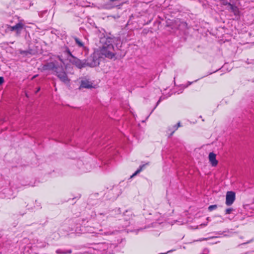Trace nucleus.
I'll return each instance as SVG.
<instances>
[{"label":"nucleus","mask_w":254,"mask_h":254,"mask_svg":"<svg viewBox=\"0 0 254 254\" xmlns=\"http://www.w3.org/2000/svg\"><path fill=\"white\" fill-rule=\"evenodd\" d=\"M117 245L114 244L107 243H98L94 245L90 248L88 252L84 254H114V250Z\"/></svg>","instance_id":"f257e3e1"},{"label":"nucleus","mask_w":254,"mask_h":254,"mask_svg":"<svg viewBox=\"0 0 254 254\" xmlns=\"http://www.w3.org/2000/svg\"><path fill=\"white\" fill-rule=\"evenodd\" d=\"M114 51V46L112 44H107L106 43L101 48L100 54L106 58L112 59L115 55Z\"/></svg>","instance_id":"f03ea898"},{"label":"nucleus","mask_w":254,"mask_h":254,"mask_svg":"<svg viewBox=\"0 0 254 254\" xmlns=\"http://www.w3.org/2000/svg\"><path fill=\"white\" fill-rule=\"evenodd\" d=\"M99 228L91 226H81L78 229V227H77L75 229V231L77 233H91V234H98Z\"/></svg>","instance_id":"7ed1b4c3"},{"label":"nucleus","mask_w":254,"mask_h":254,"mask_svg":"<svg viewBox=\"0 0 254 254\" xmlns=\"http://www.w3.org/2000/svg\"><path fill=\"white\" fill-rule=\"evenodd\" d=\"M68 60L70 64L79 69H81L89 65V64L86 63V60L81 61L75 56L70 59L68 58Z\"/></svg>","instance_id":"20e7f679"},{"label":"nucleus","mask_w":254,"mask_h":254,"mask_svg":"<svg viewBox=\"0 0 254 254\" xmlns=\"http://www.w3.org/2000/svg\"><path fill=\"white\" fill-rule=\"evenodd\" d=\"M56 75L64 83H68L69 82L66 72L64 71L62 65H60V68L58 70H56Z\"/></svg>","instance_id":"39448f33"},{"label":"nucleus","mask_w":254,"mask_h":254,"mask_svg":"<svg viewBox=\"0 0 254 254\" xmlns=\"http://www.w3.org/2000/svg\"><path fill=\"white\" fill-rule=\"evenodd\" d=\"M101 228H99V231H98V234L102 235H114L115 234V233L117 232L116 230H114L113 227L109 226V227H106V226H101Z\"/></svg>","instance_id":"423d86ee"},{"label":"nucleus","mask_w":254,"mask_h":254,"mask_svg":"<svg viewBox=\"0 0 254 254\" xmlns=\"http://www.w3.org/2000/svg\"><path fill=\"white\" fill-rule=\"evenodd\" d=\"M60 65L58 64L57 62L48 63L42 66L43 70H54L59 69Z\"/></svg>","instance_id":"0eeeda50"},{"label":"nucleus","mask_w":254,"mask_h":254,"mask_svg":"<svg viewBox=\"0 0 254 254\" xmlns=\"http://www.w3.org/2000/svg\"><path fill=\"white\" fill-rule=\"evenodd\" d=\"M235 200V193L232 191H228L226 193L225 203L227 206L231 205Z\"/></svg>","instance_id":"6e6552de"},{"label":"nucleus","mask_w":254,"mask_h":254,"mask_svg":"<svg viewBox=\"0 0 254 254\" xmlns=\"http://www.w3.org/2000/svg\"><path fill=\"white\" fill-rule=\"evenodd\" d=\"M93 87V83L89 80L85 79L81 81L80 88L89 89Z\"/></svg>","instance_id":"1a4fd4ad"},{"label":"nucleus","mask_w":254,"mask_h":254,"mask_svg":"<svg viewBox=\"0 0 254 254\" xmlns=\"http://www.w3.org/2000/svg\"><path fill=\"white\" fill-rule=\"evenodd\" d=\"M208 158L211 165L213 167L216 166L218 164V161L216 159V154L213 152H210L209 154Z\"/></svg>","instance_id":"9d476101"},{"label":"nucleus","mask_w":254,"mask_h":254,"mask_svg":"<svg viewBox=\"0 0 254 254\" xmlns=\"http://www.w3.org/2000/svg\"><path fill=\"white\" fill-rule=\"evenodd\" d=\"M24 27V24L21 22H19L14 25L15 31L17 35H19L22 29Z\"/></svg>","instance_id":"9b49d317"},{"label":"nucleus","mask_w":254,"mask_h":254,"mask_svg":"<svg viewBox=\"0 0 254 254\" xmlns=\"http://www.w3.org/2000/svg\"><path fill=\"white\" fill-rule=\"evenodd\" d=\"M56 253L57 254H69L72 253V250L71 249H69V250L58 249L56 250Z\"/></svg>","instance_id":"f8f14e48"},{"label":"nucleus","mask_w":254,"mask_h":254,"mask_svg":"<svg viewBox=\"0 0 254 254\" xmlns=\"http://www.w3.org/2000/svg\"><path fill=\"white\" fill-rule=\"evenodd\" d=\"M180 126V123L179 122L177 125L173 126L172 128H169L168 130L170 131V136L172 135L174 132L178 129Z\"/></svg>","instance_id":"ddd939ff"},{"label":"nucleus","mask_w":254,"mask_h":254,"mask_svg":"<svg viewBox=\"0 0 254 254\" xmlns=\"http://www.w3.org/2000/svg\"><path fill=\"white\" fill-rule=\"evenodd\" d=\"M229 6L230 9H231V11L233 12L235 15H236L238 14V13L239 12V10H238V8L236 6L230 3V4H229Z\"/></svg>","instance_id":"4468645a"},{"label":"nucleus","mask_w":254,"mask_h":254,"mask_svg":"<svg viewBox=\"0 0 254 254\" xmlns=\"http://www.w3.org/2000/svg\"><path fill=\"white\" fill-rule=\"evenodd\" d=\"M73 38L76 44L78 45V47L82 48L84 47V44L83 42H82L78 38L74 37Z\"/></svg>","instance_id":"2eb2a0df"},{"label":"nucleus","mask_w":254,"mask_h":254,"mask_svg":"<svg viewBox=\"0 0 254 254\" xmlns=\"http://www.w3.org/2000/svg\"><path fill=\"white\" fill-rule=\"evenodd\" d=\"M32 50H30L28 51L20 50L19 53L22 55H23L24 56H27L28 55H31L32 54Z\"/></svg>","instance_id":"dca6fc26"},{"label":"nucleus","mask_w":254,"mask_h":254,"mask_svg":"<svg viewBox=\"0 0 254 254\" xmlns=\"http://www.w3.org/2000/svg\"><path fill=\"white\" fill-rule=\"evenodd\" d=\"M145 165H142L139 166V168L137 169V170L132 174L131 176V178L136 176L137 174L140 173L143 169V168L145 167Z\"/></svg>","instance_id":"f3484780"},{"label":"nucleus","mask_w":254,"mask_h":254,"mask_svg":"<svg viewBox=\"0 0 254 254\" xmlns=\"http://www.w3.org/2000/svg\"><path fill=\"white\" fill-rule=\"evenodd\" d=\"M65 52L67 53V54L69 56L70 58L73 57L74 56L71 54V52L70 51V50L67 47H65Z\"/></svg>","instance_id":"a211bd4d"},{"label":"nucleus","mask_w":254,"mask_h":254,"mask_svg":"<svg viewBox=\"0 0 254 254\" xmlns=\"http://www.w3.org/2000/svg\"><path fill=\"white\" fill-rule=\"evenodd\" d=\"M217 206L216 205H210L208 207V210L210 211H211L215 209L216 208H217Z\"/></svg>","instance_id":"6ab92c4d"},{"label":"nucleus","mask_w":254,"mask_h":254,"mask_svg":"<svg viewBox=\"0 0 254 254\" xmlns=\"http://www.w3.org/2000/svg\"><path fill=\"white\" fill-rule=\"evenodd\" d=\"M150 114H147V115H145V118L144 119H138L139 121H141V122L143 123L149 117Z\"/></svg>","instance_id":"aec40b11"},{"label":"nucleus","mask_w":254,"mask_h":254,"mask_svg":"<svg viewBox=\"0 0 254 254\" xmlns=\"http://www.w3.org/2000/svg\"><path fill=\"white\" fill-rule=\"evenodd\" d=\"M233 210V209L232 208H229L226 209L225 210V214H230L232 211Z\"/></svg>","instance_id":"412c9836"},{"label":"nucleus","mask_w":254,"mask_h":254,"mask_svg":"<svg viewBox=\"0 0 254 254\" xmlns=\"http://www.w3.org/2000/svg\"><path fill=\"white\" fill-rule=\"evenodd\" d=\"M220 0L222 1V4L224 5H228L229 6V4H230V2H227L225 0Z\"/></svg>","instance_id":"4be33fe9"},{"label":"nucleus","mask_w":254,"mask_h":254,"mask_svg":"<svg viewBox=\"0 0 254 254\" xmlns=\"http://www.w3.org/2000/svg\"><path fill=\"white\" fill-rule=\"evenodd\" d=\"M4 82V78L2 76H0V85Z\"/></svg>","instance_id":"5701e85b"},{"label":"nucleus","mask_w":254,"mask_h":254,"mask_svg":"<svg viewBox=\"0 0 254 254\" xmlns=\"http://www.w3.org/2000/svg\"><path fill=\"white\" fill-rule=\"evenodd\" d=\"M9 29H10V30L11 31H15L14 26H9Z\"/></svg>","instance_id":"b1692460"},{"label":"nucleus","mask_w":254,"mask_h":254,"mask_svg":"<svg viewBox=\"0 0 254 254\" xmlns=\"http://www.w3.org/2000/svg\"><path fill=\"white\" fill-rule=\"evenodd\" d=\"M81 221H83V219L81 220V219L79 218L76 220V222H78V224L80 225H81L82 224L80 223Z\"/></svg>","instance_id":"393cba45"},{"label":"nucleus","mask_w":254,"mask_h":254,"mask_svg":"<svg viewBox=\"0 0 254 254\" xmlns=\"http://www.w3.org/2000/svg\"><path fill=\"white\" fill-rule=\"evenodd\" d=\"M252 241V240H250V241H247V242H244V243H242V244H249V243H250V242H251Z\"/></svg>","instance_id":"a878e982"},{"label":"nucleus","mask_w":254,"mask_h":254,"mask_svg":"<svg viewBox=\"0 0 254 254\" xmlns=\"http://www.w3.org/2000/svg\"><path fill=\"white\" fill-rule=\"evenodd\" d=\"M208 252V250L207 249L204 250L203 252V254H207V253Z\"/></svg>","instance_id":"bb28decb"},{"label":"nucleus","mask_w":254,"mask_h":254,"mask_svg":"<svg viewBox=\"0 0 254 254\" xmlns=\"http://www.w3.org/2000/svg\"><path fill=\"white\" fill-rule=\"evenodd\" d=\"M58 59H59V60H60L61 62H62V63H63V62H64L63 60L61 58V57L60 56H58Z\"/></svg>","instance_id":"cd10ccee"},{"label":"nucleus","mask_w":254,"mask_h":254,"mask_svg":"<svg viewBox=\"0 0 254 254\" xmlns=\"http://www.w3.org/2000/svg\"><path fill=\"white\" fill-rule=\"evenodd\" d=\"M173 250H170V251H168V252H167V253H163V254H167V253H170V252H173Z\"/></svg>","instance_id":"c85d7f7f"},{"label":"nucleus","mask_w":254,"mask_h":254,"mask_svg":"<svg viewBox=\"0 0 254 254\" xmlns=\"http://www.w3.org/2000/svg\"><path fill=\"white\" fill-rule=\"evenodd\" d=\"M40 87H39V88L37 89V90H36V93H37L38 92H39V91H40Z\"/></svg>","instance_id":"c756f323"},{"label":"nucleus","mask_w":254,"mask_h":254,"mask_svg":"<svg viewBox=\"0 0 254 254\" xmlns=\"http://www.w3.org/2000/svg\"><path fill=\"white\" fill-rule=\"evenodd\" d=\"M205 240H206V239H202V240H199V241H201Z\"/></svg>","instance_id":"7c9ffc66"}]
</instances>
